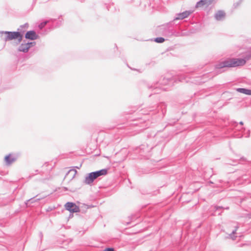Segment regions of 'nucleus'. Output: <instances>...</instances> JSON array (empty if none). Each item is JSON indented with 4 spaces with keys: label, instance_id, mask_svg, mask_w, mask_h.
Masks as SVG:
<instances>
[{
    "label": "nucleus",
    "instance_id": "f03ea898",
    "mask_svg": "<svg viewBox=\"0 0 251 251\" xmlns=\"http://www.w3.org/2000/svg\"><path fill=\"white\" fill-rule=\"evenodd\" d=\"M107 173V170L102 169L100 171L93 172L89 174L88 176L86 177L84 183L89 184L93 182V181L100 176L106 175Z\"/></svg>",
    "mask_w": 251,
    "mask_h": 251
},
{
    "label": "nucleus",
    "instance_id": "9d476101",
    "mask_svg": "<svg viewBox=\"0 0 251 251\" xmlns=\"http://www.w3.org/2000/svg\"><path fill=\"white\" fill-rule=\"evenodd\" d=\"M190 13H191L189 11H185L183 13L179 14L178 15V17L176 18V19H177V20L183 19L187 17L190 14Z\"/></svg>",
    "mask_w": 251,
    "mask_h": 251
},
{
    "label": "nucleus",
    "instance_id": "f8f14e48",
    "mask_svg": "<svg viewBox=\"0 0 251 251\" xmlns=\"http://www.w3.org/2000/svg\"><path fill=\"white\" fill-rule=\"evenodd\" d=\"M237 91L241 93H243L246 95H251V90L246 89L245 88H238Z\"/></svg>",
    "mask_w": 251,
    "mask_h": 251
},
{
    "label": "nucleus",
    "instance_id": "9b49d317",
    "mask_svg": "<svg viewBox=\"0 0 251 251\" xmlns=\"http://www.w3.org/2000/svg\"><path fill=\"white\" fill-rule=\"evenodd\" d=\"M225 17V13L222 11H218L215 15V18L218 20H222Z\"/></svg>",
    "mask_w": 251,
    "mask_h": 251
},
{
    "label": "nucleus",
    "instance_id": "423d86ee",
    "mask_svg": "<svg viewBox=\"0 0 251 251\" xmlns=\"http://www.w3.org/2000/svg\"><path fill=\"white\" fill-rule=\"evenodd\" d=\"M16 159L17 158L16 156L13 155L11 154H9V155H6L4 158L5 161L8 165H10L12 163L15 161Z\"/></svg>",
    "mask_w": 251,
    "mask_h": 251
},
{
    "label": "nucleus",
    "instance_id": "f257e3e1",
    "mask_svg": "<svg viewBox=\"0 0 251 251\" xmlns=\"http://www.w3.org/2000/svg\"><path fill=\"white\" fill-rule=\"evenodd\" d=\"M246 62V61L244 59L228 58L216 65L215 68L217 69H222L224 68L236 67L244 65Z\"/></svg>",
    "mask_w": 251,
    "mask_h": 251
},
{
    "label": "nucleus",
    "instance_id": "20e7f679",
    "mask_svg": "<svg viewBox=\"0 0 251 251\" xmlns=\"http://www.w3.org/2000/svg\"><path fill=\"white\" fill-rule=\"evenodd\" d=\"M65 207L66 210L71 213H76L80 211L79 207L73 202H67L65 205Z\"/></svg>",
    "mask_w": 251,
    "mask_h": 251
},
{
    "label": "nucleus",
    "instance_id": "6e6552de",
    "mask_svg": "<svg viewBox=\"0 0 251 251\" xmlns=\"http://www.w3.org/2000/svg\"><path fill=\"white\" fill-rule=\"evenodd\" d=\"M25 37L26 38L31 40H35L38 38V36L34 31H28L26 33Z\"/></svg>",
    "mask_w": 251,
    "mask_h": 251
},
{
    "label": "nucleus",
    "instance_id": "7ed1b4c3",
    "mask_svg": "<svg viewBox=\"0 0 251 251\" xmlns=\"http://www.w3.org/2000/svg\"><path fill=\"white\" fill-rule=\"evenodd\" d=\"M3 33L4 35V39L5 41L18 39L19 42H21L22 40V35L19 32L5 31Z\"/></svg>",
    "mask_w": 251,
    "mask_h": 251
},
{
    "label": "nucleus",
    "instance_id": "39448f33",
    "mask_svg": "<svg viewBox=\"0 0 251 251\" xmlns=\"http://www.w3.org/2000/svg\"><path fill=\"white\" fill-rule=\"evenodd\" d=\"M214 0H201L200 1L197 2L196 7L200 8L204 5L208 6L211 4Z\"/></svg>",
    "mask_w": 251,
    "mask_h": 251
},
{
    "label": "nucleus",
    "instance_id": "0eeeda50",
    "mask_svg": "<svg viewBox=\"0 0 251 251\" xmlns=\"http://www.w3.org/2000/svg\"><path fill=\"white\" fill-rule=\"evenodd\" d=\"M77 171L75 169H71L68 172L65 176V178H67L69 180H72L76 175Z\"/></svg>",
    "mask_w": 251,
    "mask_h": 251
},
{
    "label": "nucleus",
    "instance_id": "4468645a",
    "mask_svg": "<svg viewBox=\"0 0 251 251\" xmlns=\"http://www.w3.org/2000/svg\"><path fill=\"white\" fill-rule=\"evenodd\" d=\"M102 251H114V249L112 248H106Z\"/></svg>",
    "mask_w": 251,
    "mask_h": 251
},
{
    "label": "nucleus",
    "instance_id": "dca6fc26",
    "mask_svg": "<svg viewBox=\"0 0 251 251\" xmlns=\"http://www.w3.org/2000/svg\"><path fill=\"white\" fill-rule=\"evenodd\" d=\"M240 124L242 125L243 124V122H240Z\"/></svg>",
    "mask_w": 251,
    "mask_h": 251
},
{
    "label": "nucleus",
    "instance_id": "ddd939ff",
    "mask_svg": "<svg viewBox=\"0 0 251 251\" xmlns=\"http://www.w3.org/2000/svg\"><path fill=\"white\" fill-rule=\"evenodd\" d=\"M164 40V39L162 37H158L155 39V41L157 43H163Z\"/></svg>",
    "mask_w": 251,
    "mask_h": 251
},
{
    "label": "nucleus",
    "instance_id": "1a4fd4ad",
    "mask_svg": "<svg viewBox=\"0 0 251 251\" xmlns=\"http://www.w3.org/2000/svg\"><path fill=\"white\" fill-rule=\"evenodd\" d=\"M31 44L32 43H31L25 44H22L20 47L19 50L20 51H23L25 52H27L29 48L30 47V45H31Z\"/></svg>",
    "mask_w": 251,
    "mask_h": 251
},
{
    "label": "nucleus",
    "instance_id": "2eb2a0df",
    "mask_svg": "<svg viewBox=\"0 0 251 251\" xmlns=\"http://www.w3.org/2000/svg\"><path fill=\"white\" fill-rule=\"evenodd\" d=\"M46 24V22H45V23H42V24L40 25V26H40V27L41 28H42V27H43L45 26V25Z\"/></svg>",
    "mask_w": 251,
    "mask_h": 251
}]
</instances>
